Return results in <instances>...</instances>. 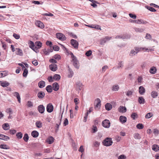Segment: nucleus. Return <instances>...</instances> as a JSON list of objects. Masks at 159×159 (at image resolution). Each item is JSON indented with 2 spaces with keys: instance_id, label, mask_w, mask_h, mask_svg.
<instances>
[{
  "instance_id": "obj_1",
  "label": "nucleus",
  "mask_w": 159,
  "mask_h": 159,
  "mask_svg": "<svg viewBox=\"0 0 159 159\" xmlns=\"http://www.w3.org/2000/svg\"><path fill=\"white\" fill-rule=\"evenodd\" d=\"M102 143L104 146H109L111 145L113 142L111 138H107L103 140Z\"/></svg>"
},
{
  "instance_id": "obj_2",
  "label": "nucleus",
  "mask_w": 159,
  "mask_h": 159,
  "mask_svg": "<svg viewBox=\"0 0 159 159\" xmlns=\"http://www.w3.org/2000/svg\"><path fill=\"white\" fill-rule=\"evenodd\" d=\"M71 62H72L73 65L75 68L79 69L80 67L79 62L77 58L72 59Z\"/></svg>"
},
{
  "instance_id": "obj_3",
  "label": "nucleus",
  "mask_w": 159,
  "mask_h": 159,
  "mask_svg": "<svg viewBox=\"0 0 159 159\" xmlns=\"http://www.w3.org/2000/svg\"><path fill=\"white\" fill-rule=\"evenodd\" d=\"M102 126L105 128H109L110 126V121L107 119H105L102 122Z\"/></svg>"
},
{
  "instance_id": "obj_4",
  "label": "nucleus",
  "mask_w": 159,
  "mask_h": 159,
  "mask_svg": "<svg viewBox=\"0 0 159 159\" xmlns=\"http://www.w3.org/2000/svg\"><path fill=\"white\" fill-rule=\"evenodd\" d=\"M56 36L57 38L62 41H65L66 39V37L63 34L61 33H57Z\"/></svg>"
},
{
  "instance_id": "obj_5",
  "label": "nucleus",
  "mask_w": 159,
  "mask_h": 159,
  "mask_svg": "<svg viewBox=\"0 0 159 159\" xmlns=\"http://www.w3.org/2000/svg\"><path fill=\"white\" fill-rule=\"evenodd\" d=\"M101 100L100 99L98 98L96 99L94 102V108L95 109L100 108L101 105Z\"/></svg>"
},
{
  "instance_id": "obj_6",
  "label": "nucleus",
  "mask_w": 159,
  "mask_h": 159,
  "mask_svg": "<svg viewBox=\"0 0 159 159\" xmlns=\"http://www.w3.org/2000/svg\"><path fill=\"white\" fill-rule=\"evenodd\" d=\"M70 43L75 48L77 49L78 48L79 43L76 40L74 39H71Z\"/></svg>"
},
{
  "instance_id": "obj_7",
  "label": "nucleus",
  "mask_w": 159,
  "mask_h": 159,
  "mask_svg": "<svg viewBox=\"0 0 159 159\" xmlns=\"http://www.w3.org/2000/svg\"><path fill=\"white\" fill-rule=\"evenodd\" d=\"M46 110L48 112L51 113L53 110V106L51 103L48 104L46 107Z\"/></svg>"
},
{
  "instance_id": "obj_8",
  "label": "nucleus",
  "mask_w": 159,
  "mask_h": 159,
  "mask_svg": "<svg viewBox=\"0 0 159 159\" xmlns=\"http://www.w3.org/2000/svg\"><path fill=\"white\" fill-rule=\"evenodd\" d=\"M111 38V37L108 36H106L105 38L102 39L100 42V43L101 45H104V44L107 41L110 40Z\"/></svg>"
},
{
  "instance_id": "obj_9",
  "label": "nucleus",
  "mask_w": 159,
  "mask_h": 159,
  "mask_svg": "<svg viewBox=\"0 0 159 159\" xmlns=\"http://www.w3.org/2000/svg\"><path fill=\"white\" fill-rule=\"evenodd\" d=\"M49 68L51 70L55 71L57 69V65L55 64L52 63L49 66Z\"/></svg>"
},
{
  "instance_id": "obj_10",
  "label": "nucleus",
  "mask_w": 159,
  "mask_h": 159,
  "mask_svg": "<svg viewBox=\"0 0 159 159\" xmlns=\"http://www.w3.org/2000/svg\"><path fill=\"white\" fill-rule=\"evenodd\" d=\"M37 109L39 112L41 113H43L45 111V107L43 105H40L39 106Z\"/></svg>"
},
{
  "instance_id": "obj_11",
  "label": "nucleus",
  "mask_w": 159,
  "mask_h": 159,
  "mask_svg": "<svg viewBox=\"0 0 159 159\" xmlns=\"http://www.w3.org/2000/svg\"><path fill=\"white\" fill-rule=\"evenodd\" d=\"M45 93L44 92L42 91L39 92L37 94L38 97L40 99H43L45 97Z\"/></svg>"
},
{
  "instance_id": "obj_12",
  "label": "nucleus",
  "mask_w": 159,
  "mask_h": 159,
  "mask_svg": "<svg viewBox=\"0 0 159 159\" xmlns=\"http://www.w3.org/2000/svg\"><path fill=\"white\" fill-rule=\"evenodd\" d=\"M52 87L54 91H57L59 89V86L58 83L55 82L52 84Z\"/></svg>"
},
{
  "instance_id": "obj_13",
  "label": "nucleus",
  "mask_w": 159,
  "mask_h": 159,
  "mask_svg": "<svg viewBox=\"0 0 159 159\" xmlns=\"http://www.w3.org/2000/svg\"><path fill=\"white\" fill-rule=\"evenodd\" d=\"M76 85L77 88L78 89V91L79 92L82 89L83 86L82 84L80 81H79L76 82Z\"/></svg>"
},
{
  "instance_id": "obj_14",
  "label": "nucleus",
  "mask_w": 159,
  "mask_h": 159,
  "mask_svg": "<svg viewBox=\"0 0 159 159\" xmlns=\"http://www.w3.org/2000/svg\"><path fill=\"white\" fill-rule=\"evenodd\" d=\"M118 111L120 113H125L127 109L125 107L120 106L118 108Z\"/></svg>"
},
{
  "instance_id": "obj_15",
  "label": "nucleus",
  "mask_w": 159,
  "mask_h": 159,
  "mask_svg": "<svg viewBox=\"0 0 159 159\" xmlns=\"http://www.w3.org/2000/svg\"><path fill=\"white\" fill-rule=\"evenodd\" d=\"M36 25L40 28L42 29L44 27L43 23L39 20H37L36 23Z\"/></svg>"
},
{
  "instance_id": "obj_16",
  "label": "nucleus",
  "mask_w": 159,
  "mask_h": 159,
  "mask_svg": "<svg viewBox=\"0 0 159 159\" xmlns=\"http://www.w3.org/2000/svg\"><path fill=\"white\" fill-rule=\"evenodd\" d=\"M0 84L3 88L7 87L10 85V83L6 81H1Z\"/></svg>"
},
{
  "instance_id": "obj_17",
  "label": "nucleus",
  "mask_w": 159,
  "mask_h": 159,
  "mask_svg": "<svg viewBox=\"0 0 159 159\" xmlns=\"http://www.w3.org/2000/svg\"><path fill=\"white\" fill-rule=\"evenodd\" d=\"M119 120L123 124L126 122L127 121V118L124 116H121L119 117Z\"/></svg>"
},
{
  "instance_id": "obj_18",
  "label": "nucleus",
  "mask_w": 159,
  "mask_h": 159,
  "mask_svg": "<svg viewBox=\"0 0 159 159\" xmlns=\"http://www.w3.org/2000/svg\"><path fill=\"white\" fill-rule=\"evenodd\" d=\"M10 138L8 136L0 134V139L7 141Z\"/></svg>"
},
{
  "instance_id": "obj_19",
  "label": "nucleus",
  "mask_w": 159,
  "mask_h": 159,
  "mask_svg": "<svg viewBox=\"0 0 159 159\" xmlns=\"http://www.w3.org/2000/svg\"><path fill=\"white\" fill-rule=\"evenodd\" d=\"M45 85V82L43 80L40 81L38 84V86L40 88H44Z\"/></svg>"
},
{
  "instance_id": "obj_20",
  "label": "nucleus",
  "mask_w": 159,
  "mask_h": 159,
  "mask_svg": "<svg viewBox=\"0 0 159 159\" xmlns=\"http://www.w3.org/2000/svg\"><path fill=\"white\" fill-rule=\"evenodd\" d=\"M145 92L144 88L142 86H140L139 88V92L141 95L143 94Z\"/></svg>"
},
{
  "instance_id": "obj_21",
  "label": "nucleus",
  "mask_w": 159,
  "mask_h": 159,
  "mask_svg": "<svg viewBox=\"0 0 159 159\" xmlns=\"http://www.w3.org/2000/svg\"><path fill=\"white\" fill-rule=\"evenodd\" d=\"M157 71V69L155 66L152 67L150 70L149 72L152 74H155L156 73Z\"/></svg>"
},
{
  "instance_id": "obj_22",
  "label": "nucleus",
  "mask_w": 159,
  "mask_h": 159,
  "mask_svg": "<svg viewBox=\"0 0 159 159\" xmlns=\"http://www.w3.org/2000/svg\"><path fill=\"white\" fill-rule=\"evenodd\" d=\"M54 139L52 136L48 138L47 139L46 141L49 144L52 143L54 142Z\"/></svg>"
},
{
  "instance_id": "obj_23",
  "label": "nucleus",
  "mask_w": 159,
  "mask_h": 159,
  "mask_svg": "<svg viewBox=\"0 0 159 159\" xmlns=\"http://www.w3.org/2000/svg\"><path fill=\"white\" fill-rule=\"evenodd\" d=\"M31 134L33 137L35 138L37 137L39 135V132L36 130L33 131Z\"/></svg>"
},
{
  "instance_id": "obj_24",
  "label": "nucleus",
  "mask_w": 159,
  "mask_h": 159,
  "mask_svg": "<svg viewBox=\"0 0 159 159\" xmlns=\"http://www.w3.org/2000/svg\"><path fill=\"white\" fill-rule=\"evenodd\" d=\"M2 127L3 129L5 130H8L10 128V126L8 123H6L2 125Z\"/></svg>"
},
{
  "instance_id": "obj_25",
  "label": "nucleus",
  "mask_w": 159,
  "mask_h": 159,
  "mask_svg": "<svg viewBox=\"0 0 159 159\" xmlns=\"http://www.w3.org/2000/svg\"><path fill=\"white\" fill-rule=\"evenodd\" d=\"M138 102L140 104H143L145 103V100L142 97H140L138 98Z\"/></svg>"
},
{
  "instance_id": "obj_26",
  "label": "nucleus",
  "mask_w": 159,
  "mask_h": 159,
  "mask_svg": "<svg viewBox=\"0 0 159 159\" xmlns=\"http://www.w3.org/2000/svg\"><path fill=\"white\" fill-rule=\"evenodd\" d=\"M152 150L155 152H157L159 150V146L157 144L153 145L152 146Z\"/></svg>"
},
{
  "instance_id": "obj_27",
  "label": "nucleus",
  "mask_w": 159,
  "mask_h": 159,
  "mask_svg": "<svg viewBox=\"0 0 159 159\" xmlns=\"http://www.w3.org/2000/svg\"><path fill=\"white\" fill-rule=\"evenodd\" d=\"M105 107L106 110L109 111L111 109L112 106L110 103H107L105 105Z\"/></svg>"
},
{
  "instance_id": "obj_28",
  "label": "nucleus",
  "mask_w": 159,
  "mask_h": 159,
  "mask_svg": "<svg viewBox=\"0 0 159 159\" xmlns=\"http://www.w3.org/2000/svg\"><path fill=\"white\" fill-rule=\"evenodd\" d=\"M151 95L153 98H155L157 96L158 93L156 91H153L151 92Z\"/></svg>"
},
{
  "instance_id": "obj_29",
  "label": "nucleus",
  "mask_w": 159,
  "mask_h": 159,
  "mask_svg": "<svg viewBox=\"0 0 159 159\" xmlns=\"http://www.w3.org/2000/svg\"><path fill=\"white\" fill-rule=\"evenodd\" d=\"M46 89L48 93H51L52 91V87L51 85H48L46 88Z\"/></svg>"
},
{
  "instance_id": "obj_30",
  "label": "nucleus",
  "mask_w": 159,
  "mask_h": 159,
  "mask_svg": "<svg viewBox=\"0 0 159 159\" xmlns=\"http://www.w3.org/2000/svg\"><path fill=\"white\" fill-rule=\"evenodd\" d=\"M14 96L16 97L18 102L20 103V98L18 93L15 92L14 93Z\"/></svg>"
},
{
  "instance_id": "obj_31",
  "label": "nucleus",
  "mask_w": 159,
  "mask_h": 159,
  "mask_svg": "<svg viewBox=\"0 0 159 159\" xmlns=\"http://www.w3.org/2000/svg\"><path fill=\"white\" fill-rule=\"evenodd\" d=\"M68 71H69V74L68 75V77L69 78L72 77L74 75V72L70 68L69 66H68Z\"/></svg>"
},
{
  "instance_id": "obj_32",
  "label": "nucleus",
  "mask_w": 159,
  "mask_h": 159,
  "mask_svg": "<svg viewBox=\"0 0 159 159\" xmlns=\"http://www.w3.org/2000/svg\"><path fill=\"white\" fill-rule=\"evenodd\" d=\"M129 21L131 23H135L139 24H140V19L133 20L130 19L129 20Z\"/></svg>"
},
{
  "instance_id": "obj_33",
  "label": "nucleus",
  "mask_w": 159,
  "mask_h": 159,
  "mask_svg": "<svg viewBox=\"0 0 159 159\" xmlns=\"http://www.w3.org/2000/svg\"><path fill=\"white\" fill-rule=\"evenodd\" d=\"M36 126L38 128H40L42 126V123L40 121H37L35 123Z\"/></svg>"
},
{
  "instance_id": "obj_34",
  "label": "nucleus",
  "mask_w": 159,
  "mask_h": 159,
  "mask_svg": "<svg viewBox=\"0 0 159 159\" xmlns=\"http://www.w3.org/2000/svg\"><path fill=\"white\" fill-rule=\"evenodd\" d=\"M134 30L135 31L137 32L141 33L143 32L144 30V29L141 28L134 27Z\"/></svg>"
},
{
  "instance_id": "obj_35",
  "label": "nucleus",
  "mask_w": 159,
  "mask_h": 159,
  "mask_svg": "<svg viewBox=\"0 0 159 159\" xmlns=\"http://www.w3.org/2000/svg\"><path fill=\"white\" fill-rule=\"evenodd\" d=\"M119 89V87L118 85H114L112 87V90L113 91H117Z\"/></svg>"
},
{
  "instance_id": "obj_36",
  "label": "nucleus",
  "mask_w": 159,
  "mask_h": 159,
  "mask_svg": "<svg viewBox=\"0 0 159 159\" xmlns=\"http://www.w3.org/2000/svg\"><path fill=\"white\" fill-rule=\"evenodd\" d=\"M24 71V72L23 73V76L24 77H26L28 73V70L25 67V68L22 69Z\"/></svg>"
},
{
  "instance_id": "obj_37",
  "label": "nucleus",
  "mask_w": 159,
  "mask_h": 159,
  "mask_svg": "<svg viewBox=\"0 0 159 159\" xmlns=\"http://www.w3.org/2000/svg\"><path fill=\"white\" fill-rule=\"evenodd\" d=\"M53 78L56 80L58 81L61 79V76L59 75L55 74L53 75Z\"/></svg>"
},
{
  "instance_id": "obj_38",
  "label": "nucleus",
  "mask_w": 159,
  "mask_h": 159,
  "mask_svg": "<svg viewBox=\"0 0 159 159\" xmlns=\"http://www.w3.org/2000/svg\"><path fill=\"white\" fill-rule=\"evenodd\" d=\"M0 148L3 149H8L10 148L6 144H2L0 145Z\"/></svg>"
},
{
  "instance_id": "obj_39",
  "label": "nucleus",
  "mask_w": 159,
  "mask_h": 159,
  "mask_svg": "<svg viewBox=\"0 0 159 159\" xmlns=\"http://www.w3.org/2000/svg\"><path fill=\"white\" fill-rule=\"evenodd\" d=\"M124 63L123 61H119L118 66H117V68L119 69L120 68H122L123 67Z\"/></svg>"
},
{
  "instance_id": "obj_40",
  "label": "nucleus",
  "mask_w": 159,
  "mask_h": 159,
  "mask_svg": "<svg viewBox=\"0 0 159 159\" xmlns=\"http://www.w3.org/2000/svg\"><path fill=\"white\" fill-rule=\"evenodd\" d=\"M16 136L17 139H20L22 137L23 134L21 132H20L16 133Z\"/></svg>"
},
{
  "instance_id": "obj_41",
  "label": "nucleus",
  "mask_w": 159,
  "mask_h": 159,
  "mask_svg": "<svg viewBox=\"0 0 159 159\" xmlns=\"http://www.w3.org/2000/svg\"><path fill=\"white\" fill-rule=\"evenodd\" d=\"M138 52V51H136L134 50H132L131 51L129 55L130 56L133 57L137 54Z\"/></svg>"
},
{
  "instance_id": "obj_42",
  "label": "nucleus",
  "mask_w": 159,
  "mask_h": 159,
  "mask_svg": "<svg viewBox=\"0 0 159 159\" xmlns=\"http://www.w3.org/2000/svg\"><path fill=\"white\" fill-rule=\"evenodd\" d=\"M29 139V137L28 134L27 133L25 134L23 138V140L25 142H27L28 141Z\"/></svg>"
},
{
  "instance_id": "obj_43",
  "label": "nucleus",
  "mask_w": 159,
  "mask_h": 159,
  "mask_svg": "<svg viewBox=\"0 0 159 159\" xmlns=\"http://www.w3.org/2000/svg\"><path fill=\"white\" fill-rule=\"evenodd\" d=\"M134 137L136 139H139L141 138V136L140 135L137 133H135L134 134Z\"/></svg>"
},
{
  "instance_id": "obj_44",
  "label": "nucleus",
  "mask_w": 159,
  "mask_h": 159,
  "mask_svg": "<svg viewBox=\"0 0 159 159\" xmlns=\"http://www.w3.org/2000/svg\"><path fill=\"white\" fill-rule=\"evenodd\" d=\"M7 73L5 71H0V77H4L7 75Z\"/></svg>"
},
{
  "instance_id": "obj_45",
  "label": "nucleus",
  "mask_w": 159,
  "mask_h": 159,
  "mask_svg": "<svg viewBox=\"0 0 159 159\" xmlns=\"http://www.w3.org/2000/svg\"><path fill=\"white\" fill-rule=\"evenodd\" d=\"M134 48H135V51H138V52L139 51L141 50V49H142V50H144H144H146L147 51L148 50V48H139L137 47H135Z\"/></svg>"
},
{
  "instance_id": "obj_46",
  "label": "nucleus",
  "mask_w": 159,
  "mask_h": 159,
  "mask_svg": "<svg viewBox=\"0 0 159 159\" xmlns=\"http://www.w3.org/2000/svg\"><path fill=\"white\" fill-rule=\"evenodd\" d=\"M146 7L148 10H149L151 11L155 12L156 11V10L152 7L147 6H146Z\"/></svg>"
},
{
  "instance_id": "obj_47",
  "label": "nucleus",
  "mask_w": 159,
  "mask_h": 159,
  "mask_svg": "<svg viewBox=\"0 0 159 159\" xmlns=\"http://www.w3.org/2000/svg\"><path fill=\"white\" fill-rule=\"evenodd\" d=\"M136 127L137 129H143V125L142 124L139 123L136 125Z\"/></svg>"
},
{
  "instance_id": "obj_48",
  "label": "nucleus",
  "mask_w": 159,
  "mask_h": 159,
  "mask_svg": "<svg viewBox=\"0 0 159 159\" xmlns=\"http://www.w3.org/2000/svg\"><path fill=\"white\" fill-rule=\"evenodd\" d=\"M36 46H37L38 48H39L42 46V43L40 41H36L35 43Z\"/></svg>"
},
{
  "instance_id": "obj_49",
  "label": "nucleus",
  "mask_w": 159,
  "mask_h": 159,
  "mask_svg": "<svg viewBox=\"0 0 159 159\" xmlns=\"http://www.w3.org/2000/svg\"><path fill=\"white\" fill-rule=\"evenodd\" d=\"M53 58L56 60H59L61 59V57L60 55L56 54L54 55L53 57Z\"/></svg>"
},
{
  "instance_id": "obj_50",
  "label": "nucleus",
  "mask_w": 159,
  "mask_h": 159,
  "mask_svg": "<svg viewBox=\"0 0 159 159\" xmlns=\"http://www.w3.org/2000/svg\"><path fill=\"white\" fill-rule=\"evenodd\" d=\"M152 116V113L149 112L146 114L145 116V118L149 119L151 118Z\"/></svg>"
},
{
  "instance_id": "obj_51",
  "label": "nucleus",
  "mask_w": 159,
  "mask_h": 159,
  "mask_svg": "<svg viewBox=\"0 0 159 159\" xmlns=\"http://www.w3.org/2000/svg\"><path fill=\"white\" fill-rule=\"evenodd\" d=\"M138 116L137 114L135 112L133 113L131 115V118L135 120L136 117Z\"/></svg>"
},
{
  "instance_id": "obj_52",
  "label": "nucleus",
  "mask_w": 159,
  "mask_h": 159,
  "mask_svg": "<svg viewBox=\"0 0 159 159\" xmlns=\"http://www.w3.org/2000/svg\"><path fill=\"white\" fill-rule=\"evenodd\" d=\"M29 44H30L29 47L31 48H32L34 47V43L31 41H29Z\"/></svg>"
},
{
  "instance_id": "obj_53",
  "label": "nucleus",
  "mask_w": 159,
  "mask_h": 159,
  "mask_svg": "<svg viewBox=\"0 0 159 159\" xmlns=\"http://www.w3.org/2000/svg\"><path fill=\"white\" fill-rule=\"evenodd\" d=\"M130 38V36L129 35H125L122 36V39H129Z\"/></svg>"
},
{
  "instance_id": "obj_54",
  "label": "nucleus",
  "mask_w": 159,
  "mask_h": 159,
  "mask_svg": "<svg viewBox=\"0 0 159 159\" xmlns=\"http://www.w3.org/2000/svg\"><path fill=\"white\" fill-rule=\"evenodd\" d=\"M53 49L55 51H58L59 50V47L58 46L55 45L53 46Z\"/></svg>"
},
{
  "instance_id": "obj_55",
  "label": "nucleus",
  "mask_w": 159,
  "mask_h": 159,
  "mask_svg": "<svg viewBox=\"0 0 159 159\" xmlns=\"http://www.w3.org/2000/svg\"><path fill=\"white\" fill-rule=\"evenodd\" d=\"M56 59H53V58H51L49 60V62L50 63H57V61L55 60Z\"/></svg>"
},
{
  "instance_id": "obj_56",
  "label": "nucleus",
  "mask_w": 159,
  "mask_h": 159,
  "mask_svg": "<svg viewBox=\"0 0 159 159\" xmlns=\"http://www.w3.org/2000/svg\"><path fill=\"white\" fill-rule=\"evenodd\" d=\"M16 49L18 50V53H17V54L20 55L21 56L23 54L22 50L20 49V48H16Z\"/></svg>"
},
{
  "instance_id": "obj_57",
  "label": "nucleus",
  "mask_w": 159,
  "mask_h": 159,
  "mask_svg": "<svg viewBox=\"0 0 159 159\" xmlns=\"http://www.w3.org/2000/svg\"><path fill=\"white\" fill-rule=\"evenodd\" d=\"M92 129L93 131V133H95L97 131V127L94 125L93 126V128Z\"/></svg>"
},
{
  "instance_id": "obj_58",
  "label": "nucleus",
  "mask_w": 159,
  "mask_h": 159,
  "mask_svg": "<svg viewBox=\"0 0 159 159\" xmlns=\"http://www.w3.org/2000/svg\"><path fill=\"white\" fill-rule=\"evenodd\" d=\"M133 92L131 90H129L127 92L126 95L127 96L129 97L132 95Z\"/></svg>"
},
{
  "instance_id": "obj_59",
  "label": "nucleus",
  "mask_w": 159,
  "mask_h": 159,
  "mask_svg": "<svg viewBox=\"0 0 159 159\" xmlns=\"http://www.w3.org/2000/svg\"><path fill=\"white\" fill-rule=\"evenodd\" d=\"M129 15L130 17L133 19H135L136 18L137 16L135 14H133L132 13H129Z\"/></svg>"
},
{
  "instance_id": "obj_60",
  "label": "nucleus",
  "mask_w": 159,
  "mask_h": 159,
  "mask_svg": "<svg viewBox=\"0 0 159 159\" xmlns=\"http://www.w3.org/2000/svg\"><path fill=\"white\" fill-rule=\"evenodd\" d=\"M13 36L17 39H19L20 38V36L19 34L14 33L13 35Z\"/></svg>"
},
{
  "instance_id": "obj_61",
  "label": "nucleus",
  "mask_w": 159,
  "mask_h": 159,
  "mask_svg": "<svg viewBox=\"0 0 159 159\" xmlns=\"http://www.w3.org/2000/svg\"><path fill=\"white\" fill-rule=\"evenodd\" d=\"M53 77H52V76H49L48 78V80L49 82H52L53 81Z\"/></svg>"
},
{
  "instance_id": "obj_62",
  "label": "nucleus",
  "mask_w": 159,
  "mask_h": 159,
  "mask_svg": "<svg viewBox=\"0 0 159 159\" xmlns=\"http://www.w3.org/2000/svg\"><path fill=\"white\" fill-rule=\"evenodd\" d=\"M92 51L90 50H89L88 51H87L85 55L87 57H89L91 56L92 54Z\"/></svg>"
},
{
  "instance_id": "obj_63",
  "label": "nucleus",
  "mask_w": 159,
  "mask_h": 159,
  "mask_svg": "<svg viewBox=\"0 0 159 159\" xmlns=\"http://www.w3.org/2000/svg\"><path fill=\"white\" fill-rule=\"evenodd\" d=\"M46 44L48 46H49L50 47H52V43L50 41H47V42H46Z\"/></svg>"
},
{
  "instance_id": "obj_64",
  "label": "nucleus",
  "mask_w": 159,
  "mask_h": 159,
  "mask_svg": "<svg viewBox=\"0 0 159 159\" xmlns=\"http://www.w3.org/2000/svg\"><path fill=\"white\" fill-rule=\"evenodd\" d=\"M126 157L124 155H121L118 157V159H125Z\"/></svg>"
}]
</instances>
